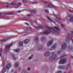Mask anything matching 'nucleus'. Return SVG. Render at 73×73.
Here are the masks:
<instances>
[{"label": "nucleus", "instance_id": "30", "mask_svg": "<svg viewBox=\"0 0 73 73\" xmlns=\"http://www.w3.org/2000/svg\"><path fill=\"white\" fill-rule=\"evenodd\" d=\"M31 13H34V14L36 13V12L35 11H31Z\"/></svg>", "mask_w": 73, "mask_h": 73}, {"label": "nucleus", "instance_id": "42", "mask_svg": "<svg viewBox=\"0 0 73 73\" xmlns=\"http://www.w3.org/2000/svg\"><path fill=\"white\" fill-rule=\"evenodd\" d=\"M25 24H26L27 25V26H28L29 25V24H28V23H25Z\"/></svg>", "mask_w": 73, "mask_h": 73}, {"label": "nucleus", "instance_id": "40", "mask_svg": "<svg viewBox=\"0 0 73 73\" xmlns=\"http://www.w3.org/2000/svg\"><path fill=\"white\" fill-rule=\"evenodd\" d=\"M70 50H73V48L72 46L70 47Z\"/></svg>", "mask_w": 73, "mask_h": 73}, {"label": "nucleus", "instance_id": "37", "mask_svg": "<svg viewBox=\"0 0 73 73\" xmlns=\"http://www.w3.org/2000/svg\"><path fill=\"white\" fill-rule=\"evenodd\" d=\"M9 15H14V14H13V13H9Z\"/></svg>", "mask_w": 73, "mask_h": 73}, {"label": "nucleus", "instance_id": "11", "mask_svg": "<svg viewBox=\"0 0 73 73\" xmlns=\"http://www.w3.org/2000/svg\"><path fill=\"white\" fill-rule=\"evenodd\" d=\"M43 48V47L41 46H39L37 48V49H38V50H42Z\"/></svg>", "mask_w": 73, "mask_h": 73}, {"label": "nucleus", "instance_id": "46", "mask_svg": "<svg viewBox=\"0 0 73 73\" xmlns=\"http://www.w3.org/2000/svg\"><path fill=\"white\" fill-rule=\"evenodd\" d=\"M21 11H18L17 12V13H21Z\"/></svg>", "mask_w": 73, "mask_h": 73}, {"label": "nucleus", "instance_id": "29", "mask_svg": "<svg viewBox=\"0 0 73 73\" xmlns=\"http://www.w3.org/2000/svg\"><path fill=\"white\" fill-rule=\"evenodd\" d=\"M54 28L55 29H56V30H57V31H59V29L58 28H57V27H55Z\"/></svg>", "mask_w": 73, "mask_h": 73}, {"label": "nucleus", "instance_id": "53", "mask_svg": "<svg viewBox=\"0 0 73 73\" xmlns=\"http://www.w3.org/2000/svg\"><path fill=\"white\" fill-rule=\"evenodd\" d=\"M71 58H72V59H73V56L71 57Z\"/></svg>", "mask_w": 73, "mask_h": 73}, {"label": "nucleus", "instance_id": "36", "mask_svg": "<svg viewBox=\"0 0 73 73\" xmlns=\"http://www.w3.org/2000/svg\"><path fill=\"white\" fill-rule=\"evenodd\" d=\"M32 16V14H29V15H27V16Z\"/></svg>", "mask_w": 73, "mask_h": 73}, {"label": "nucleus", "instance_id": "21", "mask_svg": "<svg viewBox=\"0 0 73 73\" xmlns=\"http://www.w3.org/2000/svg\"><path fill=\"white\" fill-rule=\"evenodd\" d=\"M33 58V55H32L31 56L29 57V58L28 59V60H31L32 58Z\"/></svg>", "mask_w": 73, "mask_h": 73}, {"label": "nucleus", "instance_id": "1", "mask_svg": "<svg viewBox=\"0 0 73 73\" xmlns=\"http://www.w3.org/2000/svg\"><path fill=\"white\" fill-rule=\"evenodd\" d=\"M46 28H47L48 30L44 31L43 33H41V35H48L49 33H52V30L53 32H56V31L54 30V29L52 28H50L48 27H46Z\"/></svg>", "mask_w": 73, "mask_h": 73}, {"label": "nucleus", "instance_id": "19", "mask_svg": "<svg viewBox=\"0 0 73 73\" xmlns=\"http://www.w3.org/2000/svg\"><path fill=\"white\" fill-rule=\"evenodd\" d=\"M7 38H6V39H3V40H1L0 42H1V43H3V42H4L5 41L7 40Z\"/></svg>", "mask_w": 73, "mask_h": 73}, {"label": "nucleus", "instance_id": "27", "mask_svg": "<svg viewBox=\"0 0 73 73\" xmlns=\"http://www.w3.org/2000/svg\"><path fill=\"white\" fill-rule=\"evenodd\" d=\"M2 51H3V49H2V48H0V56L1 57V53L2 52Z\"/></svg>", "mask_w": 73, "mask_h": 73}, {"label": "nucleus", "instance_id": "47", "mask_svg": "<svg viewBox=\"0 0 73 73\" xmlns=\"http://www.w3.org/2000/svg\"><path fill=\"white\" fill-rule=\"evenodd\" d=\"M30 68H29L28 69H27V70H28L29 71V70H30Z\"/></svg>", "mask_w": 73, "mask_h": 73}, {"label": "nucleus", "instance_id": "9", "mask_svg": "<svg viewBox=\"0 0 73 73\" xmlns=\"http://www.w3.org/2000/svg\"><path fill=\"white\" fill-rule=\"evenodd\" d=\"M53 40H52L50 41L48 43H47V46H50L52 44H53Z\"/></svg>", "mask_w": 73, "mask_h": 73}, {"label": "nucleus", "instance_id": "38", "mask_svg": "<svg viewBox=\"0 0 73 73\" xmlns=\"http://www.w3.org/2000/svg\"><path fill=\"white\" fill-rule=\"evenodd\" d=\"M47 19H48V20H49V21H51V22L52 21V20H51L50 19V18H49V17H47Z\"/></svg>", "mask_w": 73, "mask_h": 73}, {"label": "nucleus", "instance_id": "23", "mask_svg": "<svg viewBox=\"0 0 73 73\" xmlns=\"http://www.w3.org/2000/svg\"><path fill=\"white\" fill-rule=\"evenodd\" d=\"M13 59L14 60H16V58H15V56L13 55V54L11 55Z\"/></svg>", "mask_w": 73, "mask_h": 73}, {"label": "nucleus", "instance_id": "17", "mask_svg": "<svg viewBox=\"0 0 73 73\" xmlns=\"http://www.w3.org/2000/svg\"><path fill=\"white\" fill-rule=\"evenodd\" d=\"M69 17L70 18V21H71V22H73V16L70 15Z\"/></svg>", "mask_w": 73, "mask_h": 73}, {"label": "nucleus", "instance_id": "7", "mask_svg": "<svg viewBox=\"0 0 73 73\" xmlns=\"http://www.w3.org/2000/svg\"><path fill=\"white\" fill-rule=\"evenodd\" d=\"M13 44V43H12L11 44H10L9 45H7L6 46L5 48V52H7V49H9V48H10V46H12Z\"/></svg>", "mask_w": 73, "mask_h": 73}, {"label": "nucleus", "instance_id": "43", "mask_svg": "<svg viewBox=\"0 0 73 73\" xmlns=\"http://www.w3.org/2000/svg\"><path fill=\"white\" fill-rule=\"evenodd\" d=\"M61 27H64V26H63V25L61 24Z\"/></svg>", "mask_w": 73, "mask_h": 73}, {"label": "nucleus", "instance_id": "32", "mask_svg": "<svg viewBox=\"0 0 73 73\" xmlns=\"http://www.w3.org/2000/svg\"><path fill=\"white\" fill-rule=\"evenodd\" d=\"M61 53V51H59L57 52V54H60Z\"/></svg>", "mask_w": 73, "mask_h": 73}, {"label": "nucleus", "instance_id": "44", "mask_svg": "<svg viewBox=\"0 0 73 73\" xmlns=\"http://www.w3.org/2000/svg\"><path fill=\"white\" fill-rule=\"evenodd\" d=\"M20 70H21V68H19V69H18V71H20Z\"/></svg>", "mask_w": 73, "mask_h": 73}, {"label": "nucleus", "instance_id": "16", "mask_svg": "<svg viewBox=\"0 0 73 73\" xmlns=\"http://www.w3.org/2000/svg\"><path fill=\"white\" fill-rule=\"evenodd\" d=\"M35 42H38V37H35Z\"/></svg>", "mask_w": 73, "mask_h": 73}, {"label": "nucleus", "instance_id": "52", "mask_svg": "<svg viewBox=\"0 0 73 73\" xmlns=\"http://www.w3.org/2000/svg\"><path fill=\"white\" fill-rule=\"evenodd\" d=\"M2 15V14L0 13V15Z\"/></svg>", "mask_w": 73, "mask_h": 73}, {"label": "nucleus", "instance_id": "10", "mask_svg": "<svg viewBox=\"0 0 73 73\" xmlns=\"http://www.w3.org/2000/svg\"><path fill=\"white\" fill-rule=\"evenodd\" d=\"M57 46V44L56 43H55L53 45V46L51 47V48L50 49V50H54L55 48H56V47Z\"/></svg>", "mask_w": 73, "mask_h": 73}, {"label": "nucleus", "instance_id": "22", "mask_svg": "<svg viewBox=\"0 0 73 73\" xmlns=\"http://www.w3.org/2000/svg\"><path fill=\"white\" fill-rule=\"evenodd\" d=\"M20 46H21L23 45V42H20L19 44Z\"/></svg>", "mask_w": 73, "mask_h": 73}, {"label": "nucleus", "instance_id": "15", "mask_svg": "<svg viewBox=\"0 0 73 73\" xmlns=\"http://www.w3.org/2000/svg\"><path fill=\"white\" fill-rule=\"evenodd\" d=\"M14 52H16V53H18V52H20V49L19 48L17 49L14 50Z\"/></svg>", "mask_w": 73, "mask_h": 73}, {"label": "nucleus", "instance_id": "33", "mask_svg": "<svg viewBox=\"0 0 73 73\" xmlns=\"http://www.w3.org/2000/svg\"><path fill=\"white\" fill-rule=\"evenodd\" d=\"M27 29L29 31H31V29L30 28H27Z\"/></svg>", "mask_w": 73, "mask_h": 73}, {"label": "nucleus", "instance_id": "34", "mask_svg": "<svg viewBox=\"0 0 73 73\" xmlns=\"http://www.w3.org/2000/svg\"><path fill=\"white\" fill-rule=\"evenodd\" d=\"M23 3H25H25H27V1H26L25 0L23 1Z\"/></svg>", "mask_w": 73, "mask_h": 73}, {"label": "nucleus", "instance_id": "25", "mask_svg": "<svg viewBox=\"0 0 73 73\" xmlns=\"http://www.w3.org/2000/svg\"><path fill=\"white\" fill-rule=\"evenodd\" d=\"M46 37H45V36H42L41 40H45V39H46Z\"/></svg>", "mask_w": 73, "mask_h": 73}, {"label": "nucleus", "instance_id": "5", "mask_svg": "<svg viewBox=\"0 0 73 73\" xmlns=\"http://www.w3.org/2000/svg\"><path fill=\"white\" fill-rule=\"evenodd\" d=\"M67 44L65 43H63L61 45V47L62 49H66L67 48Z\"/></svg>", "mask_w": 73, "mask_h": 73}, {"label": "nucleus", "instance_id": "18", "mask_svg": "<svg viewBox=\"0 0 73 73\" xmlns=\"http://www.w3.org/2000/svg\"><path fill=\"white\" fill-rule=\"evenodd\" d=\"M18 66H19V63H16L15 64L14 67L15 68H18Z\"/></svg>", "mask_w": 73, "mask_h": 73}, {"label": "nucleus", "instance_id": "28", "mask_svg": "<svg viewBox=\"0 0 73 73\" xmlns=\"http://www.w3.org/2000/svg\"><path fill=\"white\" fill-rule=\"evenodd\" d=\"M44 12H45V13H48L49 12V11L48 10L46 9L44 10Z\"/></svg>", "mask_w": 73, "mask_h": 73}, {"label": "nucleus", "instance_id": "12", "mask_svg": "<svg viewBox=\"0 0 73 73\" xmlns=\"http://www.w3.org/2000/svg\"><path fill=\"white\" fill-rule=\"evenodd\" d=\"M44 28V27L43 26H41L40 27L39 26H38L36 27V29L37 30V29H42Z\"/></svg>", "mask_w": 73, "mask_h": 73}, {"label": "nucleus", "instance_id": "49", "mask_svg": "<svg viewBox=\"0 0 73 73\" xmlns=\"http://www.w3.org/2000/svg\"><path fill=\"white\" fill-rule=\"evenodd\" d=\"M34 23H37V21H34Z\"/></svg>", "mask_w": 73, "mask_h": 73}, {"label": "nucleus", "instance_id": "14", "mask_svg": "<svg viewBox=\"0 0 73 73\" xmlns=\"http://www.w3.org/2000/svg\"><path fill=\"white\" fill-rule=\"evenodd\" d=\"M44 55L45 57H47L49 55V52H47L45 53Z\"/></svg>", "mask_w": 73, "mask_h": 73}, {"label": "nucleus", "instance_id": "54", "mask_svg": "<svg viewBox=\"0 0 73 73\" xmlns=\"http://www.w3.org/2000/svg\"><path fill=\"white\" fill-rule=\"evenodd\" d=\"M14 73H17V72H15Z\"/></svg>", "mask_w": 73, "mask_h": 73}, {"label": "nucleus", "instance_id": "55", "mask_svg": "<svg viewBox=\"0 0 73 73\" xmlns=\"http://www.w3.org/2000/svg\"><path fill=\"white\" fill-rule=\"evenodd\" d=\"M68 48H70V47H69Z\"/></svg>", "mask_w": 73, "mask_h": 73}, {"label": "nucleus", "instance_id": "3", "mask_svg": "<svg viewBox=\"0 0 73 73\" xmlns=\"http://www.w3.org/2000/svg\"><path fill=\"white\" fill-rule=\"evenodd\" d=\"M11 63H9L7 64L6 67H5L2 70V73H5V70H7V69H8L9 68H10V67H11Z\"/></svg>", "mask_w": 73, "mask_h": 73}, {"label": "nucleus", "instance_id": "8", "mask_svg": "<svg viewBox=\"0 0 73 73\" xmlns=\"http://www.w3.org/2000/svg\"><path fill=\"white\" fill-rule=\"evenodd\" d=\"M66 62V59H64L63 60H61L59 62L60 64H64Z\"/></svg>", "mask_w": 73, "mask_h": 73}, {"label": "nucleus", "instance_id": "50", "mask_svg": "<svg viewBox=\"0 0 73 73\" xmlns=\"http://www.w3.org/2000/svg\"><path fill=\"white\" fill-rule=\"evenodd\" d=\"M70 33H73V31H71L70 32Z\"/></svg>", "mask_w": 73, "mask_h": 73}, {"label": "nucleus", "instance_id": "24", "mask_svg": "<svg viewBox=\"0 0 73 73\" xmlns=\"http://www.w3.org/2000/svg\"><path fill=\"white\" fill-rule=\"evenodd\" d=\"M65 68V66H59V69H64Z\"/></svg>", "mask_w": 73, "mask_h": 73}, {"label": "nucleus", "instance_id": "4", "mask_svg": "<svg viewBox=\"0 0 73 73\" xmlns=\"http://www.w3.org/2000/svg\"><path fill=\"white\" fill-rule=\"evenodd\" d=\"M52 54V56H51L49 58V60H51L52 59L53 61H55L56 60V58L57 57V56L56 55L54 54V53L52 52L51 53Z\"/></svg>", "mask_w": 73, "mask_h": 73}, {"label": "nucleus", "instance_id": "48", "mask_svg": "<svg viewBox=\"0 0 73 73\" xmlns=\"http://www.w3.org/2000/svg\"><path fill=\"white\" fill-rule=\"evenodd\" d=\"M35 3L36 4H37V2H34L33 3H32V4H35Z\"/></svg>", "mask_w": 73, "mask_h": 73}, {"label": "nucleus", "instance_id": "41", "mask_svg": "<svg viewBox=\"0 0 73 73\" xmlns=\"http://www.w3.org/2000/svg\"><path fill=\"white\" fill-rule=\"evenodd\" d=\"M18 5H19V6L20 5H21V3H19L18 4Z\"/></svg>", "mask_w": 73, "mask_h": 73}, {"label": "nucleus", "instance_id": "56", "mask_svg": "<svg viewBox=\"0 0 73 73\" xmlns=\"http://www.w3.org/2000/svg\"><path fill=\"white\" fill-rule=\"evenodd\" d=\"M64 73H66V72H64Z\"/></svg>", "mask_w": 73, "mask_h": 73}, {"label": "nucleus", "instance_id": "39", "mask_svg": "<svg viewBox=\"0 0 73 73\" xmlns=\"http://www.w3.org/2000/svg\"><path fill=\"white\" fill-rule=\"evenodd\" d=\"M66 56V55H64V56H61V57H60V58H63V57H65V56Z\"/></svg>", "mask_w": 73, "mask_h": 73}, {"label": "nucleus", "instance_id": "13", "mask_svg": "<svg viewBox=\"0 0 73 73\" xmlns=\"http://www.w3.org/2000/svg\"><path fill=\"white\" fill-rule=\"evenodd\" d=\"M29 42V40L28 39H26L24 41V43L25 44H26Z\"/></svg>", "mask_w": 73, "mask_h": 73}, {"label": "nucleus", "instance_id": "20", "mask_svg": "<svg viewBox=\"0 0 73 73\" xmlns=\"http://www.w3.org/2000/svg\"><path fill=\"white\" fill-rule=\"evenodd\" d=\"M53 15L57 19H60V17H59V16H58V15Z\"/></svg>", "mask_w": 73, "mask_h": 73}, {"label": "nucleus", "instance_id": "51", "mask_svg": "<svg viewBox=\"0 0 73 73\" xmlns=\"http://www.w3.org/2000/svg\"><path fill=\"white\" fill-rule=\"evenodd\" d=\"M6 7H9V6L8 5H7V6H6Z\"/></svg>", "mask_w": 73, "mask_h": 73}, {"label": "nucleus", "instance_id": "31", "mask_svg": "<svg viewBox=\"0 0 73 73\" xmlns=\"http://www.w3.org/2000/svg\"><path fill=\"white\" fill-rule=\"evenodd\" d=\"M21 73H27V72L26 70H25L22 71Z\"/></svg>", "mask_w": 73, "mask_h": 73}, {"label": "nucleus", "instance_id": "2", "mask_svg": "<svg viewBox=\"0 0 73 73\" xmlns=\"http://www.w3.org/2000/svg\"><path fill=\"white\" fill-rule=\"evenodd\" d=\"M72 37L73 36H72V35L69 34L66 36V41L67 42H69L70 40H71L73 44V40L72 39Z\"/></svg>", "mask_w": 73, "mask_h": 73}, {"label": "nucleus", "instance_id": "35", "mask_svg": "<svg viewBox=\"0 0 73 73\" xmlns=\"http://www.w3.org/2000/svg\"><path fill=\"white\" fill-rule=\"evenodd\" d=\"M70 65V64L69 63V64H68V66H67V68L66 69V70H67V69H68V68H69V67Z\"/></svg>", "mask_w": 73, "mask_h": 73}, {"label": "nucleus", "instance_id": "6", "mask_svg": "<svg viewBox=\"0 0 73 73\" xmlns=\"http://www.w3.org/2000/svg\"><path fill=\"white\" fill-rule=\"evenodd\" d=\"M43 3H44V4H48L47 7H53V6L52 5L51 3H47L45 1H43Z\"/></svg>", "mask_w": 73, "mask_h": 73}, {"label": "nucleus", "instance_id": "26", "mask_svg": "<svg viewBox=\"0 0 73 73\" xmlns=\"http://www.w3.org/2000/svg\"><path fill=\"white\" fill-rule=\"evenodd\" d=\"M9 4V5H16V3H12L11 4Z\"/></svg>", "mask_w": 73, "mask_h": 73}, {"label": "nucleus", "instance_id": "45", "mask_svg": "<svg viewBox=\"0 0 73 73\" xmlns=\"http://www.w3.org/2000/svg\"><path fill=\"white\" fill-rule=\"evenodd\" d=\"M13 70L12 69V70L11 71V72L13 73Z\"/></svg>", "mask_w": 73, "mask_h": 73}]
</instances>
